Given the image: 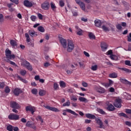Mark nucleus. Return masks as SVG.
<instances>
[{
  "instance_id": "nucleus-1",
  "label": "nucleus",
  "mask_w": 131,
  "mask_h": 131,
  "mask_svg": "<svg viewBox=\"0 0 131 131\" xmlns=\"http://www.w3.org/2000/svg\"><path fill=\"white\" fill-rule=\"evenodd\" d=\"M85 117L86 118H89V119H95V121H96L97 123L99 125L100 128H104V125L103 124V122H102V120L96 117L95 115H93L92 114H85Z\"/></svg>"
},
{
  "instance_id": "nucleus-2",
  "label": "nucleus",
  "mask_w": 131,
  "mask_h": 131,
  "mask_svg": "<svg viewBox=\"0 0 131 131\" xmlns=\"http://www.w3.org/2000/svg\"><path fill=\"white\" fill-rule=\"evenodd\" d=\"M12 52L11 50L9 49H6L5 51V54L6 56V58L7 59H10V60H12V59H15V55L11 54Z\"/></svg>"
},
{
  "instance_id": "nucleus-3",
  "label": "nucleus",
  "mask_w": 131,
  "mask_h": 131,
  "mask_svg": "<svg viewBox=\"0 0 131 131\" xmlns=\"http://www.w3.org/2000/svg\"><path fill=\"white\" fill-rule=\"evenodd\" d=\"M73 50H74V44H73V41L69 40L68 43L67 51L68 52H72Z\"/></svg>"
},
{
  "instance_id": "nucleus-4",
  "label": "nucleus",
  "mask_w": 131,
  "mask_h": 131,
  "mask_svg": "<svg viewBox=\"0 0 131 131\" xmlns=\"http://www.w3.org/2000/svg\"><path fill=\"white\" fill-rule=\"evenodd\" d=\"M10 106L13 109H20L21 108L20 105L16 101H11L10 102Z\"/></svg>"
},
{
  "instance_id": "nucleus-5",
  "label": "nucleus",
  "mask_w": 131,
  "mask_h": 131,
  "mask_svg": "<svg viewBox=\"0 0 131 131\" xmlns=\"http://www.w3.org/2000/svg\"><path fill=\"white\" fill-rule=\"evenodd\" d=\"M114 106L116 108H121V99H116L114 103Z\"/></svg>"
},
{
  "instance_id": "nucleus-6",
  "label": "nucleus",
  "mask_w": 131,
  "mask_h": 131,
  "mask_svg": "<svg viewBox=\"0 0 131 131\" xmlns=\"http://www.w3.org/2000/svg\"><path fill=\"white\" fill-rule=\"evenodd\" d=\"M41 8L43 10H48L50 9V3L48 1H45L43 4L41 5Z\"/></svg>"
},
{
  "instance_id": "nucleus-7",
  "label": "nucleus",
  "mask_w": 131,
  "mask_h": 131,
  "mask_svg": "<svg viewBox=\"0 0 131 131\" xmlns=\"http://www.w3.org/2000/svg\"><path fill=\"white\" fill-rule=\"evenodd\" d=\"M10 120H18L19 119V115L15 114H10L8 116Z\"/></svg>"
},
{
  "instance_id": "nucleus-8",
  "label": "nucleus",
  "mask_w": 131,
  "mask_h": 131,
  "mask_svg": "<svg viewBox=\"0 0 131 131\" xmlns=\"http://www.w3.org/2000/svg\"><path fill=\"white\" fill-rule=\"evenodd\" d=\"M24 5L25 7H27V8H31V7L34 5H35V4L34 2H31L28 0H26L24 2Z\"/></svg>"
},
{
  "instance_id": "nucleus-9",
  "label": "nucleus",
  "mask_w": 131,
  "mask_h": 131,
  "mask_svg": "<svg viewBox=\"0 0 131 131\" xmlns=\"http://www.w3.org/2000/svg\"><path fill=\"white\" fill-rule=\"evenodd\" d=\"M35 109V107L31 105L27 106L26 107V111H27V112H28V111H29L32 114H34V112H35V111H34Z\"/></svg>"
},
{
  "instance_id": "nucleus-10",
  "label": "nucleus",
  "mask_w": 131,
  "mask_h": 131,
  "mask_svg": "<svg viewBox=\"0 0 131 131\" xmlns=\"http://www.w3.org/2000/svg\"><path fill=\"white\" fill-rule=\"evenodd\" d=\"M59 41L63 48H67V40L64 39L63 37H59Z\"/></svg>"
},
{
  "instance_id": "nucleus-11",
  "label": "nucleus",
  "mask_w": 131,
  "mask_h": 131,
  "mask_svg": "<svg viewBox=\"0 0 131 131\" xmlns=\"http://www.w3.org/2000/svg\"><path fill=\"white\" fill-rule=\"evenodd\" d=\"M75 2L76 4L80 6L83 11H85V5H84V3L81 2L80 0H75Z\"/></svg>"
},
{
  "instance_id": "nucleus-12",
  "label": "nucleus",
  "mask_w": 131,
  "mask_h": 131,
  "mask_svg": "<svg viewBox=\"0 0 131 131\" xmlns=\"http://www.w3.org/2000/svg\"><path fill=\"white\" fill-rule=\"evenodd\" d=\"M26 126L33 128V129H36V126L34 125V123H31L30 121H28L26 124Z\"/></svg>"
},
{
  "instance_id": "nucleus-13",
  "label": "nucleus",
  "mask_w": 131,
  "mask_h": 131,
  "mask_svg": "<svg viewBox=\"0 0 131 131\" xmlns=\"http://www.w3.org/2000/svg\"><path fill=\"white\" fill-rule=\"evenodd\" d=\"M45 108H46V109H48V110H50V111H53V112H59V111H60L58 110V108L51 107L49 105L45 106Z\"/></svg>"
},
{
  "instance_id": "nucleus-14",
  "label": "nucleus",
  "mask_w": 131,
  "mask_h": 131,
  "mask_svg": "<svg viewBox=\"0 0 131 131\" xmlns=\"http://www.w3.org/2000/svg\"><path fill=\"white\" fill-rule=\"evenodd\" d=\"M96 91L97 93H98V94H104V93L106 92L105 89L101 87L96 88Z\"/></svg>"
},
{
  "instance_id": "nucleus-15",
  "label": "nucleus",
  "mask_w": 131,
  "mask_h": 131,
  "mask_svg": "<svg viewBox=\"0 0 131 131\" xmlns=\"http://www.w3.org/2000/svg\"><path fill=\"white\" fill-rule=\"evenodd\" d=\"M21 93L22 90L19 88H15L13 91V94L15 95V96H18L20 95V94H21Z\"/></svg>"
},
{
  "instance_id": "nucleus-16",
  "label": "nucleus",
  "mask_w": 131,
  "mask_h": 131,
  "mask_svg": "<svg viewBox=\"0 0 131 131\" xmlns=\"http://www.w3.org/2000/svg\"><path fill=\"white\" fill-rule=\"evenodd\" d=\"M63 112H68V113H71V114H72L73 115L78 116V114L77 113L70 109L63 110Z\"/></svg>"
},
{
  "instance_id": "nucleus-17",
  "label": "nucleus",
  "mask_w": 131,
  "mask_h": 131,
  "mask_svg": "<svg viewBox=\"0 0 131 131\" xmlns=\"http://www.w3.org/2000/svg\"><path fill=\"white\" fill-rule=\"evenodd\" d=\"M94 23L96 27H99V28H101V26H102V23L101 22V20L96 19L94 21Z\"/></svg>"
},
{
  "instance_id": "nucleus-18",
  "label": "nucleus",
  "mask_w": 131,
  "mask_h": 131,
  "mask_svg": "<svg viewBox=\"0 0 131 131\" xmlns=\"http://www.w3.org/2000/svg\"><path fill=\"white\" fill-rule=\"evenodd\" d=\"M120 81L122 83H124L125 84H128V85H130L131 82L127 80L126 79L122 78L120 79Z\"/></svg>"
},
{
  "instance_id": "nucleus-19",
  "label": "nucleus",
  "mask_w": 131,
  "mask_h": 131,
  "mask_svg": "<svg viewBox=\"0 0 131 131\" xmlns=\"http://www.w3.org/2000/svg\"><path fill=\"white\" fill-rule=\"evenodd\" d=\"M106 109L108 111H114L115 110V107L112 105V104H110L107 106Z\"/></svg>"
},
{
  "instance_id": "nucleus-20",
  "label": "nucleus",
  "mask_w": 131,
  "mask_h": 131,
  "mask_svg": "<svg viewBox=\"0 0 131 131\" xmlns=\"http://www.w3.org/2000/svg\"><path fill=\"white\" fill-rule=\"evenodd\" d=\"M77 95L72 94L70 96V98L71 101H73V102H76V101H77Z\"/></svg>"
},
{
  "instance_id": "nucleus-21",
  "label": "nucleus",
  "mask_w": 131,
  "mask_h": 131,
  "mask_svg": "<svg viewBox=\"0 0 131 131\" xmlns=\"http://www.w3.org/2000/svg\"><path fill=\"white\" fill-rule=\"evenodd\" d=\"M79 101H80V102H84V103H88L89 102V100H88L86 98L82 97H79Z\"/></svg>"
},
{
  "instance_id": "nucleus-22",
  "label": "nucleus",
  "mask_w": 131,
  "mask_h": 131,
  "mask_svg": "<svg viewBox=\"0 0 131 131\" xmlns=\"http://www.w3.org/2000/svg\"><path fill=\"white\" fill-rule=\"evenodd\" d=\"M16 77L18 78V79H19L20 81L24 82V83H27V80L23 79V78L21 77V76H19V75H17Z\"/></svg>"
},
{
  "instance_id": "nucleus-23",
  "label": "nucleus",
  "mask_w": 131,
  "mask_h": 131,
  "mask_svg": "<svg viewBox=\"0 0 131 131\" xmlns=\"http://www.w3.org/2000/svg\"><path fill=\"white\" fill-rule=\"evenodd\" d=\"M109 77L110 78H117V73H112L109 74Z\"/></svg>"
},
{
  "instance_id": "nucleus-24",
  "label": "nucleus",
  "mask_w": 131,
  "mask_h": 131,
  "mask_svg": "<svg viewBox=\"0 0 131 131\" xmlns=\"http://www.w3.org/2000/svg\"><path fill=\"white\" fill-rule=\"evenodd\" d=\"M10 43L13 48H15L17 46V42L14 40H11L10 41Z\"/></svg>"
},
{
  "instance_id": "nucleus-25",
  "label": "nucleus",
  "mask_w": 131,
  "mask_h": 131,
  "mask_svg": "<svg viewBox=\"0 0 131 131\" xmlns=\"http://www.w3.org/2000/svg\"><path fill=\"white\" fill-rule=\"evenodd\" d=\"M97 111L99 113H100V114H102V115H107V113H106V112H105L104 111H103V110H102L100 108H97Z\"/></svg>"
},
{
  "instance_id": "nucleus-26",
  "label": "nucleus",
  "mask_w": 131,
  "mask_h": 131,
  "mask_svg": "<svg viewBox=\"0 0 131 131\" xmlns=\"http://www.w3.org/2000/svg\"><path fill=\"white\" fill-rule=\"evenodd\" d=\"M110 58L112 60H114V61H118V56L115 55H111Z\"/></svg>"
},
{
  "instance_id": "nucleus-27",
  "label": "nucleus",
  "mask_w": 131,
  "mask_h": 131,
  "mask_svg": "<svg viewBox=\"0 0 131 131\" xmlns=\"http://www.w3.org/2000/svg\"><path fill=\"white\" fill-rule=\"evenodd\" d=\"M101 28L103 31H105V32H109L110 31V29H109L108 27H106V26L103 25L101 27Z\"/></svg>"
},
{
  "instance_id": "nucleus-28",
  "label": "nucleus",
  "mask_w": 131,
  "mask_h": 131,
  "mask_svg": "<svg viewBox=\"0 0 131 131\" xmlns=\"http://www.w3.org/2000/svg\"><path fill=\"white\" fill-rule=\"evenodd\" d=\"M89 36L90 39H96V36H95L92 32H89Z\"/></svg>"
},
{
  "instance_id": "nucleus-29",
  "label": "nucleus",
  "mask_w": 131,
  "mask_h": 131,
  "mask_svg": "<svg viewBox=\"0 0 131 131\" xmlns=\"http://www.w3.org/2000/svg\"><path fill=\"white\" fill-rule=\"evenodd\" d=\"M19 73L20 75H21L22 76H24L25 75H26V73H27V72L25 70H21L19 71Z\"/></svg>"
},
{
  "instance_id": "nucleus-30",
  "label": "nucleus",
  "mask_w": 131,
  "mask_h": 131,
  "mask_svg": "<svg viewBox=\"0 0 131 131\" xmlns=\"http://www.w3.org/2000/svg\"><path fill=\"white\" fill-rule=\"evenodd\" d=\"M39 95L41 97H42V96H45V95H46V91L45 90H40L39 91Z\"/></svg>"
},
{
  "instance_id": "nucleus-31",
  "label": "nucleus",
  "mask_w": 131,
  "mask_h": 131,
  "mask_svg": "<svg viewBox=\"0 0 131 131\" xmlns=\"http://www.w3.org/2000/svg\"><path fill=\"white\" fill-rule=\"evenodd\" d=\"M53 88H54V90H55V91H57V90H59V84H58L57 83H54L53 84Z\"/></svg>"
},
{
  "instance_id": "nucleus-32",
  "label": "nucleus",
  "mask_w": 131,
  "mask_h": 131,
  "mask_svg": "<svg viewBox=\"0 0 131 131\" xmlns=\"http://www.w3.org/2000/svg\"><path fill=\"white\" fill-rule=\"evenodd\" d=\"M60 88H66V83L63 81H60L59 82Z\"/></svg>"
},
{
  "instance_id": "nucleus-33",
  "label": "nucleus",
  "mask_w": 131,
  "mask_h": 131,
  "mask_svg": "<svg viewBox=\"0 0 131 131\" xmlns=\"http://www.w3.org/2000/svg\"><path fill=\"white\" fill-rule=\"evenodd\" d=\"M70 101L69 100H68V101H67L66 102L64 103L63 104H62V106L63 107H66V106H68V107H69V106H70Z\"/></svg>"
},
{
  "instance_id": "nucleus-34",
  "label": "nucleus",
  "mask_w": 131,
  "mask_h": 131,
  "mask_svg": "<svg viewBox=\"0 0 131 131\" xmlns=\"http://www.w3.org/2000/svg\"><path fill=\"white\" fill-rule=\"evenodd\" d=\"M121 70H122L123 71H125V72H126V73H131V70H130L128 69H126L125 68H123L121 69Z\"/></svg>"
},
{
  "instance_id": "nucleus-35",
  "label": "nucleus",
  "mask_w": 131,
  "mask_h": 131,
  "mask_svg": "<svg viewBox=\"0 0 131 131\" xmlns=\"http://www.w3.org/2000/svg\"><path fill=\"white\" fill-rule=\"evenodd\" d=\"M38 30L40 32H45V28L42 26H39L38 27Z\"/></svg>"
},
{
  "instance_id": "nucleus-36",
  "label": "nucleus",
  "mask_w": 131,
  "mask_h": 131,
  "mask_svg": "<svg viewBox=\"0 0 131 131\" xmlns=\"http://www.w3.org/2000/svg\"><path fill=\"white\" fill-rule=\"evenodd\" d=\"M119 116H122L125 118H128V116L126 115L124 113H121L118 114Z\"/></svg>"
},
{
  "instance_id": "nucleus-37",
  "label": "nucleus",
  "mask_w": 131,
  "mask_h": 131,
  "mask_svg": "<svg viewBox=\"0 0 131 131\" xmlns=\"http://www.w3.org/2000/svg\"><path fill=\"white\" fill-rule=\"evenodd\" d=\"M83 33V31H82V30L81 29H79V30H78L77 31V34L78 35L81 36V35H82Z\"/></svg>"
},
{
  "instance_id": "nucleus-38",
  "label": "nucleus",
  "mask_w": 131,
  "mask_h": 131,
  "mask_svg": "<svg viewBox=\"0 0 131 131\" xmlns=\"http://www.w3.org/2000/svg\"><path fill=\"white\" fill-rule=\"evenodd\" d=\"M50 6H51V8L53 10V11H55V9H56V8H57L56 7V5H55V4H54L53 2H52L50 4Z\"/></svg>"
},
{
  "instance_id": "nucleus-39",
  "label": "nucleus",
  "mask_w": 131,
  "mask_h": 131,
  "mask_svg": "<svg viewBox=\"0 0 131 131\" xmlns=\"http://www.w3.org/2000/svg\"><path fill=\"white\" fill-rule=\"evenodd\" d=\"M13 127L11 125H9L7 126V129L9 131H13Z\"/></svg>"
},
{
  "instance_id": "nucleus-40",
  "label": "nucleus",
  "mask_w": 131,
  "mask_h": 131,
  "mask_svg": "<svg viewBox=\"0 0 131 131\" xmlns=\"http://www.w3.org/2000/svg\"><path fill=\"white\" fill-rule=\"evenodd\" d=\"M5 92L6 94H9V93H10L11 92V89H10V88H9V86H7L5 88Z\"/></svg>"
},
{
  "instance_id": "nucleus-41",
  "label": "nucleus",
  "mask_w": 131,
  "mask_h": 131,
  "mask_svg": "<svg viewBox=\"0 0 131 131\" xmlns=\"http://www.w3.org/2000/svg\"><path fill=\"white\" fill-rule=\"evenodd\" d=\"M31 92L33 95H37V89H33L31 90Z\"/></svg>"
},
{
  "instance_id": "nucleus-42",
  "label": "nucleus",
  "mask_w": 131,
  "mask_h": 131,
  "mask_svg": "<svg viewBox=\"0 0 131 131\" xmlns=\"http://www.w3.org/2000/svg\"><path fill=\"white\" fill-rule=\"evenodd\" d=\"M7 62H9L11 65H13V66H15V67H17V64H16V63L14 62V61H11L10 60H7Z\"/></svg>"
},
{
  "instance_id": "nucleus-43",
  "label": "nucleus",
  "mask_w": 131,
  "mask_h": 131,
  "mask_svg": "<svg viewBox=\"0 0 131 131\" xmlns=\"http://www.w3.org/2000/svg\"><path fill=\"white\" fill-rule=\"evenodd\" d=\"M91 69L92 70H93V71H96V70L98 69V66L97 65L93 66L91 68Z\"/></svg>"
},
{
  "instance_id": "nucleus-44",
  "label": "nucleus",
  "mask_w": 131,
  "mask_h": 131,
  "mask_svg": "<svg viewBox=\"0 0 131 131\" xmlns=\"http://www.w3.org/2000/svg\"><path fill=\"white\" fill-rule=\"evenodd\" d=\"M31 20L33 22H35V20H36V16L35 15H32L30 17Z\"/></svg>"
},
{
  "instance_id": "nucleus-45",
  "label": "nucleus",
  "mask_w": 131,
  "mask_h": 131,
  "mask_svg": "<svg viewBox=\"0 0 131 131\" xmlns=\"http://www.w3.org/2000/svg\"><path fill=\"white\" fill-rule=\"evenodd\" d=\"M65 3H64V1L63 0H60L59 1V6L60 7H64Z\"/></svg>"
},
{
  "instance_id": "nucleus-46",
  "label": "nucleus",
  "mask_w": 131,
  "mask_h": 131,
  "mask_svg": "<svg viewBox=\"0 0 131 131\" xmlns=\"http://www.w3.org/2000/svg\"><path fill=\"white\" fill-rule=\"evenodd\" d=\"M116 28L118 29V30H121L122 27H121V25L118 24L116 25Z\"/></svg>"
},
{
  "instance_id": "nucleus-47",
  "label": "nucleus",
  "mask_w": 131,
  "mask_h": 131,
  "mask_svg": "<svg viewBox=\"0 0 131 131\" xmlns=\"http://www.w3.org/2000/svg\"><path fill=\"white\" fill-rule=\"evenodd\" d=\"M125 65H127V66H131L130 61L129 60H125Z\"/></svg>"
},
{
  "instance_id": "nucleus-48",
  "label": "nucleus",
  "mask_w": 131,
  "mask_h": 131,
  "mask_svg": "<svg viewBox=\"0 0 131 131\" xmlns=\"http://www.w3.org/2000/svg\"><path fill=\"white\" fill-rule=\"evenodd\" d=\"M29 34L30 35V36H33V35L35 34V32L34 31H29Z\"/></svg>"
},
{
  "instance_id": "nucleus-49",
  "label": "nucleus",
  "mask_w": 131,
  "mask_h": 131,
  "mask_svg": "<svg viewBox=\"0 0 131 131\" xmlns=\"http://www.w3.org/2000/svg\"><path fill=\"white\" fill-rule=\"evenodd\" d=\"M10 1L12 3L15 4V5H18V4H19V0H10Z\"/></svg>"
},
{
  "instance_id": "nucleus-50",
  "label": "nucleus",
  "mask_w": 131,
  "mask_h": 131,
  "mask_svg": "<svg viewBox=\"0 0 131 131\" xmlns=\"http://www.w3.org/2000/svg\"><path fill=\"white\" fill-rule=\"evenodd\" d=\"M37 16L40 20H42V18H43L42 14L40 13H37Z\"/></svg>"
},
{
  "instance_id": "nucleus-51",
  "label": "nucleus",
  "mask_w": 131,
  "mask_h": 131,
  "mask_svg": "<svg viewBox=\"0 0 131 131\" xmlns=\"http://www.w3.org/2000/svg\"><path fill=\"white\" fill-rule=\"evenodd\" d=\"M4 21V15L3 14L0 13V22H3Z\"/></svg>"
},
{
  "instance_id": "nucleus-52",
  "label": "nucleus",
  "mask_w": 131,
  "mask_h": 131,
  "mask_svg": "<svg viewBox=\"0 0 131 131\" xmlns=\"http://www.w3.org/2000/svg\"><path fill=\"white\" fill-rule=\"evenodd\" d=\"M125 113L127 114H129L130 115H131V110L129 109H126L125 110Z\"/></svg>"
},
{
  "instance_id": "nucleus-53",
  "label": "nucleus",
  "mask_w": 131,
  "mask_h": 131,
  "mask_svg": "<svg viewBox=\"0 0 131 131\" xmlns=\"http://www.w3.org/2000/svg\"><path fill=\"white\" fill-rule=\"evenodd\" d=\"M5 88V83L1 82L0 83V89H4Z\"/></svg>"
},
{
  "instance_id": "nucleus-54",
  "label": "nucleus",
  "mask_w": 131,
  "mask_h": 131,
  "mask_svg": "<svg viewBox=\"0 0 131 131\" xmlns=\"http://www.w3.org/2000/svg\"><path fill=\"white\" fill-rule=\"evenodd\" d=\"M30 66V63L28 61H26L25 63V66L26 68L27 67H28V66Z\"/></svg>"
},
{
  "instance_id": "nucleus-55",
  "label": "nucleus",
  "mask_w": 131,
  "mask_h": 131,
  "mask_svg": "<svg viewBox=\"0 0 131 131\" xmlns=\"http://www.w3.org/2000/svg\"><path fill=\"white\" fill-rule=\"evenodd\" d=\"M38 119H39L40 120V121L41 122V123H42L43 122V120L42 119V118H41V117L40 116H38L37 117Z\"/></svg>"
},
{
  "instance_id": "nucleus-56",
  "label": "nucleus",
  "mask_w": 131,
  "mask_h": 131,
  "mask_svg": "<svg viewBox=\"0 0 131 131\" xmlns=\"http://www.w3.org/2000/svg\"><path fill=\"white\" fill-rule=\"evenodd\" d=\"M112 54H113V52L111 50H108L107 52V55H111H111H113Z\"/></svg>"
},
{
  "instance_id": "nucleus-57",
  "label": "nucleus",
  "mask_w": 131,
  "mask_h": 131,
  "mask_svg": "<svg viewBox=\"0 0 131 131\" xmlns=\"http://www.w3.org/2000/svg\"><path fill=\"white\" fill-rule=\"evenodd\" d=\"M82 85L84 86V88H88V84L85 82H83L82 83Z\"/></svg>"
},
{
  "instance_id": "nucleus-58",
  "label": "nucleus",
  "mask_w": 131,
  "mask_h": 131,
  "mask_svg": "<svg viewBox=\"0 0 131 131\" xmlns=\"http://www.w3.org/2000/svg\"><path fill=\"white\" fill-rule=\"evenodd\" d=\"M27 69H28V70H29L30 71H32V67H31V66H29L28 67H27Z\"/></svg>"
},
{
  "instance_id": "nucleus-59",
  "label": "nucleus",
  "mask_w": 131,
  "mask_h": 131,
  "mask_svg": "<svg viewBox=\"0 0 131 131\" xmlns=\"http://www.w3.org/2000/svg\"><path fill=\"white\" fill-rule=\"evenodd\" d=\"M44 66H45V67H49V66H51V64L47 62L45 63Z\"/></svg>"
},
{
  "instance_id": "nucleus-60",
  "label": "nucleus",
  "mask_w": 131,
  "mask_h": 131,
  "mask_svg": "<svg viewBox=\"0 0 131 131\" xmlns=\"http://www.w3.org/2000/svg\"><path fill=\"white\" fill-rule=\"evenodd\" d=\"M104 85L105 88H109V86H111L109 83H104Z\"/></svg>"
},
{
  "instance_id": "nucleus-61",
  "label": "nucleus",
  "mask_w": 131,
  "mask_h": 131,
  "mask_svg": "<svg viewBox=\"0 0 131 131\" xmlns=\"http://www.w3.org/2000/svg\"><path fill=\"white\" fill-rule=\"evenodd\" d=\"M73 16H74L75 17L77 16L78 15V13L76 11H72Z\"/></svg>"
},
{
  "instance_id": "nucleus-62",
  "label": "nucleus",
  "mask_w": 131,
  "mask_h": 131,
  "mask_svg": "<svg viewBox=\"0 0 131 131\" xmlns=\"http://www.w3.org/2000/svg\"><path fill=\"white\" fill-rule=\"evenodd\" d=\"M91 122H92V120H91L85 119L84 121V123L88 124V123H90Z\"/></svg>"
},
{
  "instance_id": "nucleus-63",
  "label": "nucleus",
  "mask_w": 131,
  "mask_h": 131,
  "mask_svg": "<svg viewBox=\"0 0 131 131\" xmlns=\"http://www.w3.org/2000/svg\"><path fill=\"white\" fill-rule=\"evenodd\" d=\"M126 125H127L128 126H131V123L129 121H126L125 122Z\"/></svg>"
},
{
  "instance_id": "nucleus-64",
  "label": "nucleus",
  "mask_w": 131,
  "mask_h": 131,
  "mask_svg": "<svg viewBox=\"0 0 131 131\" xmlns=\"http://www.w3.org/2000/svg\"><path fill=\"white\" fill-rule=\"evenodd\" d=\"M13 130H14V131H18L19 130V128L17 126L13 127Z\"/></svg>"
}]
</instances>
